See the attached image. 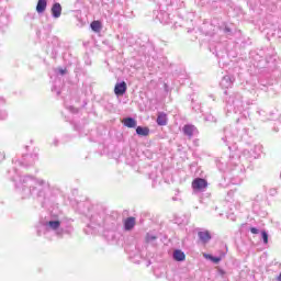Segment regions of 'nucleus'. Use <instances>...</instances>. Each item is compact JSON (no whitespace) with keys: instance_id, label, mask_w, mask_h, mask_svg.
I'll return each instance as SVG.
<instances>
[{"instance_id":"obj_1","label":"nucleus","mask_w":281,"mask_h":281,"mask_svg":"<svg viewBox=\"0 0 281 281\" xmlns=\"http://www.w3.org/2000/svg\"><path fill=\"white\" fill-rule=\"evenodd\" d=\"M10 179L13 182L15 192L21 199H44L45 192L49 188V182L36 178L32 175L21 176L19 170L9 171Z\"/></svg>"},{"instance_id":"obj_2","label":"nucleus","mask_w":281,"mask_h":281,"mask_svg":"<svg viewBox=\"0 0 281 281\" xmlns=\"http://www.w3.org/2000/svg\"><path fill=\"white\" fill-rule=\"evenodd\" d=\"M244 135H247V127L238 130V127L227 126L224 128L222 142H224V144L231 148V146L236 144V142H240Z\"/></svg>"},{"instance_id":"obj_3","label":"nucleus","mask_w":281,"mask_h":281,"mask_svg":"<svg viewBox=\"0 0 281 281\" xmlns=\"http://www.w3.org/2000/svg\"><path fill=\"white\" fill-rule=\"evenodd\" d=\"M46 229L50 232H55L57 236H63V234H71L74 228L63 226V221L60 220H50L45 224Z\"/></svg>"},{"instance_id":"obj_4","label":"nucleus","mask_w":281,"mask_h":281,"mask_svg":"<svg viewBox=\"0 0 281 281\" xmlns=\"http://www.w3.org/2000/svg\"><path fill=\"white\" fill-rule=\"evenodd\" d=\"M260 153H262L260 145H255L250 147V149H245L243 156L231 158L229 164H236L238 159H240V161H243V159H258V157H260Z\"/></svg>"},{"instance_id":"obj_5","label":"nucleus","mask_w":281,"mask_h":281,"mask_svg":"<svg viewBox=\"0 0 281 281\" xmlns=\"http://www.w3.org/2000/svg\"><path fill=\"white\" fill-rule=\"evenodd\" d=\"M38 160V153H33L30 155H23L21 158H14L13 164L15 167L20 166V168H27L30 166H34Z\"/></svg>"},{"instance_id":"obj_6","label":"nucleus","mask_w":281,"mask_h":281,"mask_svg":"<svg viewBox=\"0 0 281 281\" xmlns=\"http://www.w3.org/2000/svg\"><path fill=\"white\" fill-rule=\"evenodd\" d=\"M227 106H233L235 113H238V111H243V95L240 93L232 94L227 100Z\"/></svg>"},{"instance_id":"obj_7","label":"nucleus","mask_w":281,"mask_h":281,"mask_svg":"<svg viewBox=\"0 0 281 281\" xmlns=\"http://www.w3.org/2000/svg\"><path fill=\"white\" fill-rule=\"evenodd\" d=\"M193 194H200V192H205L207 190V180L203 178H195L191 183Z\"/></svg>"},{"instance_id":"obj_8","label":"nucleus","mask_w":281,"mask_h":281,"mask_svg":"<svg viewBox=\"0 0 281 281\" xmlns=\"http://www.w3.org/2000/svg\"><path fill=\"white\" fill-rule=\"evenodd\" d=\"M235 78L232 75H226L222 78L220 85L222 89H232L234 87Z\"/></svg>"},{"instance_id":"obj_9","label":"nucleus","mask_w":281,"mask_h":281,"mask_svg":"<svg viewBox=\"0 0 281 281\" xmlns=\"http://www.w3.org/2000/svg\"><path fill=\"white\" fill-rule=\"evenodd\" d=\"M50 12L54 19H60V14H63V7L60 3L56 2L53 4Z\"/></svg>"},{"instance_id":"obj_10","label":"nucleus","mask_w":281,"mask_h":281,"mask_svg":"<svg viewBox=\"0 0 281 281\" xmlns=\"http://www.w3.org/2000/svg\"><path fill=\"white\" fill-rule=\"evenodd\" d=\"M198 236L201 243H203L204 245L210 243V240H212V235L210 234L209 231H200L198 233Z\"/></svg>"},{"instance_id":"obj_11","label":"nucleus","mask_w":281,"mask_h":281,"mask_svg":"<svg viewBox=\"0 0 281 281\" xmlns=\"http://www.w3.org/2000/svg\"><path fill=\"white\" fill-rule=\"evenodd\" d=\"M115 95H124L126 93V82L122 81L114 87Z\"/></svg>"},{"instance_id":"obj_12","label":"nucleus","mask_w":281,"mask_h":281,"mask_svg":"<svg viewBox=\"0 0 281 281\" xmlns=\"http://www.w3.org/2000/svg\"><path fill=\"white\" fill-rule=\"evenodd\" d=\"M183 133L188 137H193L194 135H196L198 132H196V127L194 125H184Z\"/></svg>"},{"instance_id":"obj_13","label":"nucleus","mask_w":281,"mask_h":281,"mask_svg":"<svg viewBox=\"0 0 281 281\" xmlns=\"http://www.w3.org/2000/svg\"><path fill=\"white\" fill-rule=\"evenodd\" d=\"M156 122L158 126H166V124H168V115L164 112L158 113Z\"/></svg>"},{"instance_id":"obj_14","label":"nucleus","mask_w":281,"mask_h":281,"mask_svg":"<svg viewBox=\"0 0 281 281\" xmlns=\"http://www.w3.org/2000/svg\"><path fill=\"white\" fill-rule=\"evenodd\" d=\"M47 10V0H38L36 5L37 14H43Z\"/></svg>"},{"instance_id":"obj_15","label":"nucleus","mask_w":281,"mask_h":281,"mask_svg":"<svg viewBox=\"0 0 281 281\" xmlns=\"http://www.w3.org/2000/svg\"><path fill=\"white\" fill-rule=\"evenodd\" d=\"M133 227H135V217H127L124 221V229H125V232H131V229H133Z\"/></svg>"},{"instance_id":"obj_16","label":"nucleus","mask_w":281,"mask_h":281,"mask_svg":"<svg viewBox=\"0 0 281 281\" xmlns=\"http://www.w3.org/2000/svg\"><path fill=\"white\" fill-rule=\"evenodd\" d=\"M123 124L127 128H135V126H137V121L133 117H126L123 120Z\"/></svg>"},{"instance_id":"obj_17","label":"nucleus","mask_w":281,"mask_h":281,"mask_svg":"<svg viewBox=\"0 0 281 281\" xmlns=\"http://www.w3.org/2000/svg\"><path fill=\"white\" fill-rule=\"evenodd\" d=\"M136 133L140 137H148V135H150V130L148 127L137 126L136 127Z\"/></svg>"},{"instance_id":"obj_18","label":"nucleus","mask_w":281,"mask_h":281,"mask_svg":"<svg viewBox=\"0 0 281 281\" xmlns=\"http://www.w3.org/2000/svg\"><path fill=\"white\" fill-rule=\"evenodd\" d=\"M173 259L177 260V262H183V260H186V254L182 250H175Z\"/></svg>"},{"instance_id":"obj_19","label":"nucleus","mask_w":281,"mask_h":281,"mask_svg":"<svg viewBox=\"0 0 281 281\" xmlns=\"http://www.w3.org/2000/svg\"><path fill=\"white\" fill-rule=\"evenodd\" d=\"M206 258H209V260L211 262H214L215 265H218V262H221V260H223V257H214L212 255H207Z\"/></svg>"},{"instance_id":"obj_20","label":"nucleus","mask_w":281,"mask_h":281,"mask_svg":"<svg viewBox=\"0 0 281 281\" xmlns=\"http://www.w3.org/2000/svg\"><path fill=\"white\" fill-rule=\"evenodd\" d=\"M205 122H211V123H214L217 122L216 120V116L212 115V114H207L205 117H204Z\"/></svg>"},{"instance_id":"obj_21","label":"nucleus","mask_w":281,"mask_h":281,"mask_svg":"<svg viewBox=\"0 0 281 281\" xmlns=\"http://www.w3.org/2000/svg\"><path fill=\"white\" fill-rule=\"evenodd\" d=\"M155 240H157V236H155L150 233L146 235V241L147 243H155Z\"/></svg>"},{"instance_id":"obj_22","label":"nucleus","mask_w":281,"mask_h":281,"mask_svg":"<svg viewBox=\"0 0 281 281\" xmlns=\"http://www.w3.org/2000/svg\"><path fill=\"white\" fill-rule=\"evenodd\" d=\"M261 238H262L265 245H267L269 243V234H267L266 231L261 232Z\"/></svg>"},{"instance_id":"obj_23","label":"nucleus","mask_w":281,"mask_h":281,"mask_svg":"<svg viewBox=\"0 0 281 281\" xmlns=\"http://www.w3.org/2000/svg\"><path fill=\"white\" fill-rule=\"evenodd\" d=\"M162 16L165 18H160L161 23H165V25H168L170 23V19H168V13H162Z\"/></svg>"},{"instance_id":"obj_24","label":"nucleus","mask_w":281,"mask_h":281,"mask_svg":"<svg viewBox=\"0 0 281 281\" xmlns=\"http://www.w3.org/2000/svg\"><path fill=\"white\" fill-rule=\"evenodd\" d=\"M91 27L94 32H98L100 30V22H92Z\"/></svg>"},{"instance_id":"obj_25","label":"nucleus","mask_w":281,"mask_h":281,"mask_svg":"<svg viewBox=\"0 0 281 281\" xmlns=\"http://www.w3.org/2000/svg\"><path fill=\"white\" fill-rule=\"evenodd\" d=\"M0 120H8V112L5 110H0Z\"/></svg>"},{"instance_id":"obj_26","label":"nucleus","mask_w":281,"mask_h":281,"mask_svg":"<svg viewBox=\"0 0 281 281\" xmlns=\"http://www.w3.org/2000/svg\"><path fill=\"white\" fill-rule=\"evenodd\" d=\"M55 72L59 76H65V74H67V69L57 68Z\"/></svg>"},{"instance_id":"obj_27","label":"nucleus","mask_w":281,"mask_h":281,"mask_svg":"<svg viewBox=\"0 0 281 281\" xmlns=\"http://www.w3.org/2000/svg\"><path fill=\"white\" fill-rule=\"evenodd\" d=\"M237 124H249V119L247 117L238 119Z\"/></svg>"},{"instance_id":"obj_28","label":"nucleus","mask_w":281,"mask_h":281,"mask_svg":"<svg viewBox=\"0 0 281 281\" xmlns=\"http://www.w3.org/2000/svg\"><path fill=\"white\" fill-rule=\"evenodd\" d=\"M52 91H53V93H56V95H60V90L58 88H56V86H54L52 88Z\"/></svg>"},{"instance_id":"obj_29","label":"nucleus","mask_w":281,"mask_h":281,"mask_svg":"<svg viewBox=\"0 0 281 281\" xmlns=\"http://www.w3.org/2000/svg\"><path fill=\"white\" fill-rule=\"evenodd\" d=\"M250 232H251V234H260V229H258L256 227H251Z\"/></svg>"},{"instance_id":"obj_30","label":"nucleus","mask_w":281,"mask_h":281,"mask_svg":"<svg viewBox=\"0 0 281 281\" xmlns=\"http://www.w3.org/2000/svg\"><path fill=\"white\" fill-rule=\"evenodd\" d=\"M5 159V151H0V161H3Z\"/></svg>"},{"instance_id":"obj_31","label":"nucleus","mask_w":281,"mask_h":281,"mask_svg":"<svg viewBox=\"0 0 281 281\" xmlns=\"http://www.w3.org/2000/svg\"><path fill=\"white\" fill-rule=\"evenodd\" d=\"M218 276H221L222 278H225V270L218 269Z\"/></svg>"},{"instance_id":"obj_32","label":"nucleus","mask_w":281,"mask_h":281,"mask_svg":"<svg viewBox=\"0 0 281 281\" xmlns=\"http://www.w3.org/2000/svg\"><path fill=\"white\" fill-rule=\"evenodd\" d=\"M3 104H5V99H3V97H0V106H3Z\"/></svg>"},{"instance_id":"obj_33","label":"nucleus","mask_w":281,"mask_h":281,"mask_svg":"<svg viewBox=\"0 0 281 281\" xmlns=\"http://www.w3.org/2000/svg\"><path fill=\"white\" fill-rule=\"evenodd\" d=\"M68 109L71 111V113H76V109L74 106H69Z\"/></svg>"},{"instance_id":"obj_34","label":"nucleus","mask_w":281,"mask_h":281,"mask_svg":"<svg viewBox=\"0 0 281 281\" xmlns=\"http://www.w3.org/2000/svg\"><path fill=\"white\" fill-rule=\"evenodd\" d=\"M110 236L112 237V240H114V239H115V233L110 232Z\"/></svg>"},{"instance_id":"obj_35","label":"nucleus","mask_w":281,"mask_h":281,"mask_svg":"<svg viewBox=\"0 0 281 281\" xmlns=\"http://www.w3.org/2000/svg\"><path fill=\"white\" fill-rule=\"evenodd\" d=\"M225 32H229V29L226 27V29H225Z\"/></svg>"}]
</instances>
